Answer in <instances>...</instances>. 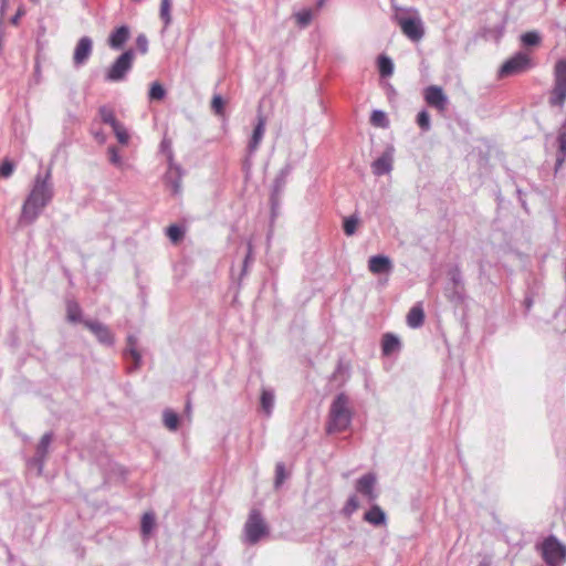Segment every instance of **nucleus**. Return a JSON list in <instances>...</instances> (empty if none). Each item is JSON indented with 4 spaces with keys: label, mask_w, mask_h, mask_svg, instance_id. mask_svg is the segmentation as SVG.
<instances>
[{
    "label": "nucleus",
    "mask_w": 566,
    "mask_h": 566,
    "mask_svg": "<svg viewBox=\"0 0 566 566\" xmlns=\"http://www.w3.org/2000/svg\"><path fill=\"white\" fill-rule=\"evenodd\" d=\"M270 527L258 509H252L243 526L242 541L249 545L258 544L262 538L269 536Z\"/></svg>",
    "instance_id": "f03ea898"
},
{
    "label": "nucleus",
    "mask_w": 566,
    "mask_h": 566,
    "mask_svg": "<svg viewBox=\"0 0 566 566\" xmlns=\"http://www.w3.org/2000/svg\"><path fill=\"white\" fill-rule=\"evenodd\" d=\"M355 222H356V228H357V227H358V223H359V220H358V217H357V216H356Z\"/></svg>",
    "instance_id": "13d9d810"
},
{
    "label": "nucleus",
    "mask_w": 566,
    "mask_h": 566,
    "mask_svg": "<svg viewBox=\"0 0 566 566\" xmlns=\"http://www.w3.org/2000/svg\"><path fill=\"white\" fill-rule=\"evenodd\" d=\"M392 148L386 149L371 164V170L375 176H385L392 170Z\"/></svg>",
    "instance_id": "a211bd4d"
},
{
    "label": "nucleus",
    "mask_w": 566,
    "mask_h": 566,
    "mask_svg": "<svg viewBox=\"0 0 566 566\" xmlns=\"http://www.w3.org/2000/svg\"><path fill=\"white\" fill-rule=\"evenodd\" d=\"M66 315L67 319L72 323H78L81 322L83 324L82 319V310L77 302L75 301H69L66 303Z\"/></svg>",
    "instance_id": "a878e982"
},
{
    "label": "nucleus",
    "mask_w": 566,
    "mask_h": 566,
    "mask_svg": "<svg viewBox=\"0 0 566 566\" xmlns=\"http://www.w3.org/2000/svg\"><path fill=\"white\" fill-rule=\"evenodd\" d=\"M368 269L376 275H389L394 270V264L389 256L385 254H376L369 258Z\"/></svg>",
    "instance_id": "2eb2a0df"
},
{
    "label": "nucleus",
    "mask_w": 566,
    "mask_h": 566,
    "mask_svg": "<svg viewBox=\"0 0 566 566\" xmlns=\"http://www.w3.org/2000/svg\"><path fill=\"white\" fill-rule=\"evenodd\" d=\"M444 295L455 306L462 305L468 297L462 272L458 265H453L448 271V282L444 286Z\"/></svg>",
    "instance_id": "20e7f679"
},
{
    "label": "nucleus",
    "mask_w": 566,
    "mask_h": 566,
    "mask_svg": "<svg viewBox=\"0 0 566 566\" xmlns=\"http://www.w3.org/2000/svg\"><path fill=\"white\" fill-rule=\"evenodd\" d=\"M376 64H377V70H378L380 77L387 78L392 75L395 65H394V61L390 56H388L385 53L379 54L377 56Z\"/></svg>",
    "instance_id": "4be33fe9"
},
{
    "label": "nucleus",
    "mask_w": 566,
    "mask_h": 566,
    "mask_svg": "<svg viewBox=\"0 0 566 566\" xmlns=\"http://www.w3.org/2000/svg\"><path fill=\"white\" fill-rule=\"evenodd\" d=\"M109 161L119 167L122 165V158L118 154V150L115 146L108 147Z\"/></svg>",
    "instance_id": "79ce46f5"
},
{
    "label": "nucleus",
    "mask_w": 566,
    "mask_h": 566,
    "mask_svg": "<svg viewBox=\"0 0 566 566\" xmlns=\"http://www.w3.org/2000/svg\"><path fill=\"white\" fill-rule=\"evenodd\" d=\"M516 192L521 196L522 190L521 189H516Z\"/></svg>",
    "instance_id": "bf43d9fd"
},
{
    "label": "nucleus",
    "mask_w": 566,
    "mask_h": 566,
    "mask_svg": "<svg viewBox=\"0 0 566 566\" xmlns=\"http://www.w3.org/2000/svg\"><path fill=\"white\" fill-rule=\"evenodd\" d=\"M148 96L150 101H160L166 96V90L160 83L154 82L150 86Z\"/></svg>",
    "instance_id": "e433bc0d"
},
{
    "label": "nucleus",
    "mask_w": 566,
    "mask_h": 566,
    "mask_svg": "<svg viewBox=\"0 0 566 566\" xmlns=\"http://www.w3.org/2000/svg\"><path fill=\"white\" fill-rule=\"evenodd\" d=\"M129 35V28L127 25H120L109 34L107 44L114 50H119L128 41Z\"/></svg>",
    "instance_id": "aec40b11"
},
{
    "label": "nucleus",
    "mask_w": 566,
    "mask_h": 566,
    "mask_svg": "<svg viewBox=\"0 0 566 566\" xmlns=\"http://www.w3.org/2000/svg\"><path fill=\"white\" fill-rule=\"evenodd\" d=\"M542 557L547 566H557L566 560V546L556 536L549 535L542 544Z\"/></svg>",
    "instance_id": "6e6552de"
},
{
    "label": "nucleus",
    "mask_w": 566,
    "mask_h": 566,
    "mask_svg": "<svg viewBox=\"0 0 566 566\" xmlns=\"http://www.w3.org/2000/svg\"><path fill=\"white\" fill-rule=\"evenodd\" d=\"M3 39H4V27H3L2 21L0 20V40L3 41Z\"/></svg>",
    "instance_id": "5fc2aeb1"
},
{
    "label": "nucleus",
    "mask_w": 566,
    "mask_h": 566,
    "mask_svg": "<svg viewBox=\"0 0 566 566\" xmlns=\"http://www.w3.org/2000/svg\"><path fill=\"white\" fill-rule=\"evenodd\" d=\"M125 359L132 360L133 364L127 368L128 373L138 370L142 367V354L138 350V338L135 335H128L126 338V348L123 353Z\"/></svg>",
    "instance_id": "f8f14e48"
},
{
    "label": "nucleus",
    "mask_w": 566,
    "mask_h": 566,
    "mask_svg": "<svg viewBox=\"0 0 566 566\" xmlns=\"http://www.w3.org/2000/svg\"><path fill=\"white\" fill-rule=\"evenodd\" d=\"M93 41L88 36H82L74 50L73 63L75 66L85 64L92 54Z\"/></svg>",
    "instance_id": "f3484780"
},
{
    "label": "nucleus",
    "mask_w": 566,
    "mask_h": 566,
    "mask_svg": "<svg viewBox=\"0 0 566 566\" xmlns=\"http://www.w3.org/2000/svg\"><path fill=\"white\" fill-rule=\"evenodd\" d=\"M24 14H25V10H24V8H23V7H20V8L17 10L15 14L10 19L11 24H13V25H18V24H19L20 19H21Z\"/></svg>",
    "instance_id": "49530a36"
},
{
    "label": "nucleus",
    "mask_w": 566,
    "mask_h": 566,
    "mask_svg": "<svg viewBox=\"0 0 566 566\" xmlns=\"http://www.w3.org/2000/svg\"><path fill=\"white\" fill-rule=\"evenodd\" d=\"M353 512H354V494L348 496V499L346 501V505L344 507V513L346 515L349 516Z\"/></svg>",
    "instance_id": "de8ad7c7"
},
{
    "label": "nucleus",
    "mask_w": 566,
    "mask_h": 566,
    "mask_svg": "<svg viewBox=\"0 0 566 566\" xmlns=\"http://www.w3.org/2000/svg\"><path fill=\"white\" fill-rule=\"evenodd\" d=\"M534 66L530 55L524 51H517L511 57L504 61L499 69V76L506 77L528 71Z\"/></svg>",
    "instance_id": "423d86ee"
},
{
    "label": "nucleus",
    "mask_w": 566,
    "mask_h": 566,
    "mask_svg": "<svg viewBox=\"0 0 566 566\" xmlns=\"http://www.w3.org/2000/svg\"><path fill=\"white\" fill-rule=\"evenodd\" d=\"M166 234L169 240L176 244L184 238L185 230L177 224H171L166 229Z\"/></svg>",
    "instance_id": "72a5a7b5"
},
{
    "label": "nucleus",
    "mask_w": 566,
    "mask_h": 566,
    "mask_svg": "<svg viewBox=\"0 0 566 566\" xmlns=\"http://www.w3.org/2000/svg\"><path fill=\"white\" fill-rule=\"evenodd\" d=\"M416 123L422 132H428L431 127L430 114L427 109H421L416 116Z\"/></svg>",
    "instance_id": "f704fd0d"
},
{
    "label": "nucleus",
    "mask_w": 566,
    "mask_h": 566,
    "mask_svg": "<svg viewBox=\"0 0 566 566\" xmlns=\"http://www.w3.org/2000/svg\"><path fill=\"white\" fill-rule=\"evenodd\" d=\"M348 398L344 394H339L331 406L329 421L327 426L328 432L343 431L350 422V411L347 408Z\"/></svg>",
    "instance_id": "7ed1b4c3"
},
{
    "label": "nucleus",
    "mask_w": 566,
    "mask_h": 566,
    "mask_svg": "<svg viewBox=\"0 0 566 566\" xmlns=\"http://www.w3.org/2000/svg\"><path fill=\"white\" fill-rule=\"evenodd\" d=\"M396 21L401 32L412 42H418L423 38L424 27L417 13L415 15H396Z\"/></svg>",
    "instance_id": "1a4fd4ad"
},
{
    "label": "nucleus",
    "mask_w": 566,
    "mask_h": 566,
    "mask_svg": "<svg viewBox=\"0 0 566 566\" xmlns=\"http://www.w3.org/2000/svg\"><path fill=\"white\" fill-rule=\"evenodd\" d=\"M53 197L52 171L51 168H48L44 174L38 172L34 177L31 190L22 205L19 223L22 226L32 224Z\"/></svg>",
    "instance_id": "f257e3e1"
},
{
    "label": "nucleus",
    "mask_w": 566,
    "mask_h": 566,
    "mask_svg": "<svg viewBox=\"0 0 566 566\" xmlns=\"http://www.w3.org/2000/svg\"><path fill=\"white\" fill-rule=\"evenodd\" d=\"M370 123L375 127L387 128L389 126V119L387 114L381 109H374L370 115Z\"/></svg>",
    "instance_id": "c756f323"
},
{
    "label": "nucleus",
    "mask_w": 566,
    "mask_h": 566,
    "mask_svg": "<svg viewBox=\"0 0 566 566\" xmlns=\"http://www.w3.org/2000/svg\"><path fill=\"white\" fill-rule=\"evenodd\" d=\"M170 7H171L170 0H161L160 18L165 23V28H167L171 22Z\"/></svg>",
    "instance_id": "4c0bfd02"
},
{
    "label": "nucleus",
    "mask_w": 566,
    "mask_h": 566,
    "mask_svg": "<svg viewBox=\"0 0 566 566\" xmlns=\"http://www.w3.org/2000/svg\"><path fill=\"white\" fill-rule=\"evenodd\" d=\"M287 479V473L285 471V465L283 462H277L275 465V479H274V488L279 489Z\"/></svg>",
    "instance_id": "c9c22d12"
},
{
    "label": "nucleus",
    "mask_w": 566,
    "mask_h": 566,
    "mask_svg": "<svg viewBox=\"0 0 566 566\" xmlns=\"http://www.w3.org/2000/svg\"><path fill=\"white\" fill-rule=\"evenodd\" d=\"M424 323V311L420 303L413 305L407 314V324L411 328H419Z\"/></svg>",
    "instance_id": "412c9836"
},
{
    "label": "nucleus",
    "mask_w": 566,
    "mask_h": 566,
    "mask_svg": "<svg viewBox=\"0 0 566 566\" xmlns=\"http://www.w3.org/2000/svg\"><path fill=\"white\" fill-rule=\"evenodd\" d=\"M265 126H266V119H265L264 115L261 112H259L258 116H256V124L253 128L251 138L248 144V154L249 155H253L258 150V148L264 137Z\"/></svg>",
    "instance_id": "dca6fc26"
},
{
    "label": "nucleus",
    "mask_w": 566,
    "mask_h": 566,
    "mask_svg": "<svg viewBox=\"0 0 566 566\" xmlns=\"http://www.w3.org/2000/svg\"><path fill=\"white\" fill-rule=\"evenodd\" d=\"M53 438H54V434L52 431H49V432H45L38 446H36V450H35V454H36V461L41 463V460L42 459H46L48 458V454H49V449H50V446L53 441Z\"/></svg>",
    "instance_id": "5701e85b"
},
{
    "label": "nucleus",
    "mask_w": 566,
    "mask_h": 566,
    "mask_svg": "<svg viewBox=\"0 0 566 566\" xmlns=\"http://www.w3.org/2000/svg\"><path fill=\"white\" fill-rule=\"evenodd\" d=\"M260 403L262 410L270 416L274 407V392L271 389H263L261 392Z\"/></svg>",
    "instance_id": "393cba45"
},
{
    "label": "nucleus",
    "mask_w": 566,
    "mask_h": 566,
    "mask_svg": "<svg viewBox=\"0 0 566 566\" xmlns=\"http://www.w3.org/2000/svg\"><path fill=\"white\" fill-rule=\"evenodd\" d=\"M156 526V518L153 512H146L142 517L140 532L143 536L147 537Z\"/></svg>",
    "instance_id": "bb28decb"
},
{
    "label": "nucleus",
    "mask_w": 566,
    "mask_h": 566,
    "mask_svg": "<svg viewBox=\"0 0 566 566\" xmlns=\"http://www.w3.org/2000/svg\"><path fill=\"white\" fill-rule=\"evenodd\" d=\"M160 147H161L163 151L167 153L169 167L172 168V165H175V164H174V155L170 149V142L167 139H164L160 144Z\"/></svg>",
    "instance_id": "37998d69"
},
{
    "label": "nucleus",
    "mask_w": 566,
    "mask_h": 566,
    "mask_svg": "<svg viewBox=\"0 0 566 566\" xmlns=\"http://www.w3.org/2000/svg\"><path fill=\"white\" fill-rule=\"evenodd\" d=\"M95 138L99 142V143H104L105 142V136L103 133H96L95 134Z\"/></svg>",
    "instance_id": "864d4df0"
},
{
    "label": "nucleus",
    "mask_w": 566,
    "mask_h": 566,
    "mask_svg": "<svg viewBox=\"0 0 566 566\" xmlns=\"http://www.w3.org/2000/svg\"><path fill=\"white\" fill-rule=\"evenodd\" d=\"M83 325L94 334V336L102 345H114V334L111 332L109 327L104 323L93 319H84Z\"/></svg>",
    "instance_id": "9b49d317"
},
{
    "label": "nucleus",
    "mask_w": 566,
    "mask_h": 566,
    "mask_svg": "<svg viewBox=\"0 0 566 566\" xmlns=\"http://www.w3.org/2000/svg\"><path fill=\"white\" fill-rule=\"evenodd\" d=\"M45 460L46 459H42L41 463H40V462L36 461V454H34V457L29 459L27 463H28V467H30V468H32V467L36 468L38 475H41L42 472H43V469H44Z\"/></svg>",
    "instance_id": "c03bdc74"
},
{
    "label": "nucleus",
    "mask_w": 566,
    "mask_h": 566,
    "mask_svg": "<svg viewBox=\"0 0 566 566\" xmlns=\"http://www.w3.org/2000/svg\"><path fill=\"white\" fill-rule=\"evenodd\" d=\"M521 43L525 48H533L541 43V34L537 31H527L521 34Z\"/></svg>",
    "instance_id": "c85d7f7f"
},
{
    "label": "nucleus",
    "mask_w": 566,
    "mask_h": 566,
    "mask_svg": "<svg viewBox=\"0 0 566 566\" xmlns=\"http://www.w3.org/2000/svg\"><path fill=\"white\" fill-rule=\"evenodd\" d=\"M363 520L374 527H380L386 525L387 514L378 504L371 502L369 510L364 513Z\"/></svg>",
    "instance_id": "6ab92c4d"
},
{
    "label": "nucleus",
    "mask_w": 566,
    "mask_h": 566,
    "mask_svg": "<svg viewBox=\"0 0 566 566\" xmlns=\"http://www.w3.org/2000/svg\"><path fill=\"white\" fill-rule=\"evenodd\" d=\"M566 102V60H558L554 67V85L549 92L548 104L562 108Z\"/></svg>",
    "instance_id": "39448f33"
},
{
    "label": "nucleus",
    "mask_w": 566,
    "mask_h": 566,
    "mask_svg": "<svg viewBox=\"0 0 566 566\" xmlns=\"http://www.w3.org/2000/svg\"><path fill=\"white\" fill-rule=\"evenodd\" d=\"M251 255H252V244H251V243H249V244H248V253H247V255H245V258H244V261H243L242 274H244V273H245V271H247L248 263H249V262H250V260H251Z\"/></svg>",
    "instance_id": "8fccbe9b"
},
{
    "label": "nucleus",
    "mask_w": 566,
    "mask_h": 566,
    "mask_svg": "<svg viewBox=\"0 0 566 566\" xmlns=\"http://www.w3.org/2000/svg\"><path fill=\"white\" fill-rule=\"evenodd\" d=\"M134 57L135 53L132 49L123 52L106 71L105 80L108 82H120L125 80L133 67Z\"/></svg>",
    "instance_id": "0eeeda50"
},
{
    "label": "nucleus",
    "mask_w": 566,
    "mask_h": 566,
    "mask_svg": "<svg viewBox=\"0 0 566 566\" xmlns=\"http://www.w3.org/2000/svg\"><path fill=\"white\" fill-rule=\"evenodd\" d=\"M163 420L166 428H168L171 431H176L178 429L179 424V417L178 415L172 411L171 409H165L163 412Z\"/></svg>",
    "instance_id": "7c9ffc66"
},
{
    "label": "nucleus",
    "mask_w": 566,
    "mask_h": 566,
    "mask_svg": "<svg viewBox=\"0 0 566 566\" xmlns=\"http://www.w3.org/2000/svg\"><path fill=\"white\" fill-rule=\"evenodd\" d=\"M190 410H191V402H190V400H188L186 403V411L189 413Z\"/></svg>",
    "instance_id": "6e6d98bb"
},
{
    "label": "nucleus",
    "mask_w": 566,
    "mask_h": 566,
    "mask_svg": "<svg viewBox=\"0 0 566 566\" xmlns=\"http://www.w3.org/2000/svg\"><path fill=\"white\" fill-rule=\"evenodd\" d=\"M423 97L429 106L434 107L438 111H444L449 103L448 96L443 92L442 87L438 85L428 86L424 90Z\"/></svg>",
    "instance_id": "ddd939ff"
},
{
    "label": "nucleus",
    "mask_w": 566,
    "mask_h": 566,
    "mask_svg": "<svg viewBox=\"0 0 566 566\" xmlns=\"http://www.w3.org/2000/svg\"><path fill=\"white\" fill-rule=\"evenodd\" d=\"M181 177L182 169L178 165H172V168L169 167L168 179L172 188L174 193H178L181 188Z\"/></svg>",
    "instance_id": "b1692460"
},
{
    "label": "nucleus",
    "mask_w": 566,
    "mask_h": 566,
    "mask_svg": "<svg viewBox=\"0 0 566 566\" xmlns=\"http://www.w3.org/2000/svg\"><path fill=\"white\" fill-rule=\"evenodd\" d=\"M211 109L217 115H223L224 113V101L221 95L216 94L211 101Z\"/></svg>",
    "instance_id": "58836bf2"
},
{
    "label": "nucleus",
    "mask_w": 566,
    "mask_h": 566,
    "mask_svg": "<svg viewBox=\"0 0 566 566\" xmlns=\"http://www.w3.org/2000/svg\"><path fill=\"white\" fill-rule=\"evenodd\" d=\"M14 170V165L10 160H4L0 166V177L8 178L12 175Z\"/></svg>",
    "instance_id": "ea45409f"
},
{
    "label": "nucleus",
    "mask_w": 566,
    "mask_h": 566,
    "mask_svg": "<svg viewBox=\"0 0 566 566\" xmlns=\"http://www.w3.org/2000/svg\"><path fill=\"white\" fill-rule=\"evenodd\" d=\"M283 185H284V180L282 178H277L275 180L274 192H279L281 187H283Z\"/></svg>",
    "instance_id": "3c124183"
},
{
    "label": "nucleus",
    "mask_w": 566,
    "mask_h": 566,
    "mask_svg": "<svg viewBox=\"0 0 566 566\" xmlns=\"http://www.w3.org/2000/svg\"><path fill=\"white\" fill-rule=\"evenodd\" d=\"M31 1L36 3V2H39L40 0H31Z\"/></svg>",
    "instance_id": "052dcab7"
},
{
    "label": "nucleus",
    "mask_w": 566,
    "mask_h": 566,
    "mask_svg": "<svg viewBox=\"0 0 566 566\" xmlns=\"http://www.w3.org/2000/svg\"><path fill=\"white\" fill-rule=\"evenodd\" d=\"M136 48L142 54H146L148 51V39L145 34H138L136 38Z\"/></svg>",
    "instance_id": "a19ab883"
},
{
    "label": "nucleus",
    "mask_w": 566,
    "mask_h": 566,
    "mask_svg": "<svg viewBox=\"0 0 566 566\" xmlns=\"http://www.w3.org/2000/svg\"><path fill=\"white\" fill-rule=\"evenodd\" d=\"M479 566H490V563L485 562V560H482Z\"/></svg>",
    "instance_id": "4d7b16f0"
},
{
    "label": "nucleus",
    "mask_w": 566,
    "mask_h": 566,
    "mask_svg": "<svg viewBox=\"0 0 566 566\" xmlns=\"http://www.w3.org/2000/svg\"><path fill=\"white\" fill-rule=\"evenodd\" d=\"M315 15L313 9H303L294 14L296 23L300 28L304 29L308 27Z\"/></svg>",
    "instance_id": "cd10ccee"
},
{
    "label": "nucleus",
    "mask_w": 566,
    "mask_h": 566,
    "mask_svg": "<svg viewBox=\"0 0 566 566\" xmlns=\"http://www.w3.org/2000/svg\"><path fill=\"white\" fill-rule=\"evenodd\" d=\"M377 476L374 472H367L356 479V494H360L367 502H375L379 494L375 486Z\"/></svg>",
    "instance_id": "9d476101"
},
{
    "label": "nucleus",
    "mask_w": 566,
    "mask_h": 566,
    "mask_svg": "<svg viewBox=\"0 0 566 566\" xmlns=\"http://www.w3.org/2000/svg\"><path fill=\"white\" fill-rule=\"evenodd\" d=\"M344 231L347 235L354 234V214H350L344 220Z\"/></svg>",
    "instance_id": "a18cd8bd"
},
{
    "label": "nucleus",
    "mask_w": 566,
    "mask_h": 566,
    "mask_svg": "<svg viewBox=\"0 0 566 566\" xmlns=\"http://www.w3.org/2000/svg\"><path fill=\"white\" fill-rule=\"evenodd\" d=\"M112 129H113L119 144H122V145L128 144L129 134H128L127 129L125 128V126L120 122H117L115 125H113Z\"/></svg>",
    "instance_id": "473e14b6"
},
{
    "label": "nucleus",
    "mask_w": 566,
    "mask_h": 566,
    "mask_svg": "<svg viewBox=\"0 0 566 566\" xmlns=\"http://www.w3.org/2000/svg\"><path fill=\"white\" fill-rule=\"evenodd\" d=\"M98 114H99L102 122L104 124L109 125L111 127L118 122L116 119L114 111L106 105H103L98 108Z\"/></svg>",
    "instance_id": "2f4dec72"
},
{
    "label": "nucleus",
    "mask_w": 566,
    "mask_h": 566,
    "mask_svg": "<svg viewBox=\"0 0 566 566\" xmlns=\"http://www.w3.org/2000/svg\"><path fill=\"white\" fill-rule=\"evenodd\" d=\"M533 304H534L533 295L527 293L523 301V305L525 307L526 313H528L531 311V308L533 307Z\"/></svg>",
    "instance_id": "09e8293b"
},
{
    "label": "nucleus",
    "mask_w": 566,
    "mask_h": 566,
    "mask_svg": "<svg viewBox=\"0 0 566 566\" xmlns=\"http://www.w3.org/2000/svg\"><path fill=\"white\" fill-rule=\"evenodd\" d=\"M381 355L384 357H391L398 355L402 349L400 337L391 332L382 334L380 340Z\"/></svg>",
    "instance_id": "4468645a"
},
{
    "label": "nucleus",
    "mask_w": 566,
    "mask_h": 566,
    "mask_svg": "<svg viewBox=\"0 0 566 566\" xmlns=\"http://www.w3.org/2000/svg\"><path fill=\"white\" fill-rule=\"evenodd\" d=\"M325 1L326 0H317L316 8L313 9L315 11V13L325 4Z\"/></svg>",
    "instance_id": "603ef678"
}]
</instances>
